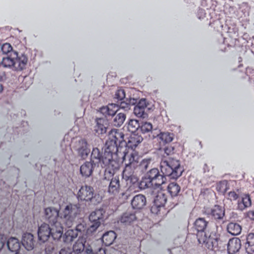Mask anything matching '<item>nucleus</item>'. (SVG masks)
Here are the masks:
<instances>
[{
    "mask_svg": "<svg viewBox=\"0 0 254 254\" xmlns=\"http://www.w3.org/2000/svg\"><path fill=\"white\" fill-rule=\"evenodd\" d=\"M91 254H106L105 250L103 248L99 247L98 248V251L96 252H93Z\"/></svg>",
    "mask_w": 254,
    "mask_h": 254,
    "instance_id": "obj_53",
    "label": "nucleus"
},
{
    "mask_svg": "<svg viewBox=\"0 0 254 254\" xmlns=\"http://www.w3.org/2000/svg\"><path fill=\"white\" fill-rule=\"evenodd\" d=\"M252 205V200L250 195L249 194H246L243 195L241 199L238 201L237 209L240 211H243Z\"/></svg>",
    "mask_w": 254,
    "mask_h": 254,
    "instance_id": "obj_19",
    "label": "nucleus"
},
{
    "mask_svg": "<svg viewBox=\"0 0 254 254\" xmlns=\"http://www.w3.org/2000/svg\"><path fill=\"white\" fill-rule=\"evenodd\" d=\"M5 243V239L3 235H0V250L3 247Z\"/></svg>",
    "mask_w": 254,
    "mask_h": 254,
    "instance_id": "obj_51",
    "label": "nucleus"
},
{
    "mask_svg": "<svg viewBox=\"0 0 254 254\" xmlns=\"http://www.w3.org/2000/svg\"><path fill=\"white\" fill-rule=\"evenodd\" d=\"M118 176L113 178L110 183L108 187V192L110 193L116 194L119 192L120 190V183Z\"/></svg>",
    "mask_w": 254,
    "mask_h": 254,
    "instance_id": "obj_22",
    "label": "nucleus"
},
{
    "mask_svg": "<svg viewBox=\"0 0 254 254\" xmlns=\"http://www.w3.org/2000/svg\"><path fill=\"white\" fill-rule=\"evenodd\" d=\"M28 61L27 57L22 54L18 55L17 52H12L9 55L3 57L0 65L4 67H14L16 70L23 69Z\"/></svg>",
    "mask_w": 254,
    "mask_h": 254,
    "instance_id": "obj_4",
    "label": "nucleus"
},
{
    "mask_svg": "<svg viewBox=\"0 0 254 254\" xmlns=\"http://www.w3.org/2000/svg\"><path fill=\"white\" fill-rule=\"evenodd\" d=\"M160 169L162 173L160 190H163L167 187L168 192L172 197L178 195L181 190L180 186L176 182L168 183L167 178L169 180L177 179L182 175L183 169L181 167L180 161L172 158H169L165 160H162L160 163Z\"/></svg>",
    "mask_w": 254,
    "mask_h": 254,
    "instance_id": "obj_2",
    "label": "nucleus"
},
{
    "mask_svg": "<svg viewBox=\"0 0 254 254\" xmlns=\"http://www.w3.org/2000/svg\"><path fill=\"white\" fill-rule=\"evenodd\" d=\"M246 216L251 220H254V210H249L246 213Z\"/></svg>",
    "mask_w": 254,
    "mask_h": 254,
    "instance_id": "obj_49",
    "label": "nucleus"
},
{
    "mask_svg": "<svg viewBox=\"0 0 254 254\" xmlns=\"http://www.w3.org/2000/svg\"><path fill=\"white\" fill-rule=\"evenodd\" d=\"M124 141V135L118 129H112L108 134L106 142V148L104 156L98 148H93L91 155V160L94 163H102V168H105V179L112 177L116 170L119 169V164L113 159V153L118 150V145Z\"/></svg>",
    "mask_w": 254,
    "mask_h": 254,
    "instance_id": "obj_1",
    "label": "nucleus"
},
{
    "mask_svg": "<svg viewBox=\"0 0 254 254\" xmlns=\"http://www.w3.org/2000/svg\"><path fill=\"white\" fill-rule=\"evenodd\" d=\"M75 230L78 234L79 233L80 235L82 234L83 235L84 233L86 230V224L84 222L80 223L76 226Z\"/></svg>",
    "mask_w": 254,
    "mask_h": 254,
    "instance_id": "obj_43",
    "label": "nucleus"
},
{
    "mask_svg": "<svg viewBox=\"0 0 254 254\" xmlns=\"http://www.w3.org/2000/svg\"><path fill=\"white\" fill-rule=\"evenodd\" d=\"M60 213L59 211L54 207H49L45 209V217L50 225L55 226H58L60 225L63 228Z\"/></svg>",
    "mask_w": 254,
    "mask_h": 254,
    "instance_id": "obj_8",
    "label": "nucleus"
},
{
    "mask_svg": "<svg viewBox=\"0 0 254 254\" xmlns=\"http://www.w3.org/2000/svg\"><path fill=\"white\" fill-rule=\"evenodd\" d=\"M137 219L134 212L127 211L124 213L120 217L118 222L125 225H131Z\"/></svg>",
    "mask_w": 254,
    "mask_h": 254,
    "instance_id": "obj_14",
    "label": "nucleus"
},
{
    "mask_svg": "<svg viewBox=\"0 0 254 254\" xmlns=\"http://www.w3.org/2000/svg\"><path fill=\"white\" fill-rule=\"evenodd\" d=\"M237 41V39H232L231 37H226L224 39V43L228 47H234Z\"/></svg>",
    "mask_w": 254,
    "mask_h": 254,
    "instance_id": "obj_45",
    "label": "nucleus"
},
{
    "mask_svg": "<svg viewBox=\"0 0 254 254\" xmlns=\"http://www.w3.org/2000/svg\"><path fill=\"white\" fill-rule=\"evenodd\" d=\"M147 107L146 101L145 99H141L134 108L133 113L138 118H145L147 117V114L145 112Z\"/></svg>",
    "mask_w": 254,
    "mask_h": 254,
    "instance_id": "obj_12",
    "label": "nucleus"
},
{
    "mask_svg": "<svg viewBox=\"0 0 254 254\" xmlns=\"http://www.w3.org/2000/svg\"><path fill=\"white\" fill-rule=\"evenodd\" d=\"M3 90V86L0 83V93H1Z\"/></svg>",
    "mask_w": 254,
    "mask_h": 254,
    "instance_id": "obj_56",
    "label": "nucleus"
},
{
    "mask_svg": "<svg viewBox=\"0 0 254 254\" xmlns=\"http://www.w3.org/2000/svg\"><path fill=\"white\" fill-rule=\"evenodd\" d=\"M1 51L2 53L4 54H6L7 55H9L12 52H16L12 50V47L11 45L8 43H5L3 44L1 48Z\"/></svg>",
    "mask_w": 254,
    "mask_h": 254,
    "instance_id": "obj_39",
    "label": "nucleus"
},
{
    "mask_svg": "<svg viewBox=\"0 0 254 254\" xmlns=\"http://www.w3.org/2000/svg\"><path fill=\"white\" fill-rule=\"evenodd\" d=\"M126 118V114L119 113L115 116L113 120V124L116 127H121L124 123Z\"/></svg>",
    "mask_w": 254,
    "mask_h": 254,
    "instance_id": "obj_32",
    "label": "nucleus"
},
{
    "mask_svg": "<svg viewBox=\"0 0 254 254\" xmlns=\"http://www.w3.org/2000/svg\"><path fill=\"white\" fill-rule=\"evenodd\" d=\"M129 107H130L129 103H127L125 101H122L120 103L119 108L127 110H128L129 109Z\"/></svg>",
    "mask_w": 254,
    "mask_h": 254,
    "instance_id": "obj_47",
    "label": "nucleus"
},
{
    "mask_svg": "<svg viewBox=\"0 0 254 254\" xmlns=\"http://www.w3.org/2000/svg\"><path fill=\"white\" fill-rule=\"evenodd\" d=\"M71 251L69 248H64L61 250L59 254H71Z\"/></svg>",
    "mask_w": 254,
    "mask_h": 254,
    "instance_id": "obj_48",
    "label": "nucleus"
},
{
    "mask_svg": "<svg viewBox=\"0 0 254 254\" xmlns=\"http://www.w3.org/2000/svg\"><path fill=\"white\" fill-rule=\"evenodd\" d=\"M96 124L94 127V131L98 134L105 133L108 127V121L103 118H98L96 120Z\"/></svg>",
    "mask_w": 254,
    "mask_h": 254,
    "instance_id": "obj_17",
    "label": "nucleus"
},
{
    "mask_svg": "<svg viewBox=\"0 0 254 254\" xmlns=\"http://www.w3.org/2000/svg\"><path fill=\"white\" fill-rule=\"evenodd\" d=\"M125 96L126 94L125 90L123 89H119L115 94L114 98L117 99L118 101H122L125 99Z\"/></svg>",
    "mask_w": 254,
    "mask_h": 254,
    "instance_id": "obj_41",
    "label": "nucleus"
},
{
    "mask_svg": "<svg viewBox=\"0 0 254 254\" xmlns=\"http://www.w3.org/2000/svg\"><path fill=\"white\" fill-rule=\"evenodd\" d=\"M208 224V222L203 218H197L194 224L197 230L196 235L197 241L201 246L208 249L217 251L221 248L219 246V239L214 235L209 234L204 232Z\"/></svg>",
    "mask_w": 254,
    "mask_h": 254,
    "instance_id": "obj_3",
    "label": "nucleus"
},
{
    "mask_svg": "<svg viewBox=\"0 0 254 254\" xmlns=\"http://www.w3.org/2000/svg\"><path fill=\"white\" fill-rule=\"evenodd\" d=\"M150 159H143L142 161L138 164L137 170L139 172H144L146 171L148 168V165L150 163Z\"/></svg>",
    "mask_w": 254,
    "mask_h": 254,
    "instance_id": "obj_36",
    "label": "nucleus"
},
{
    "mask_svg": "<svg viewBox=\"0 0 254 254\" xmlns=\"http://www.w3.org/2000/svg\"><path fill=\"white\" fill-rule=\"evenodd\" d=\"M174 138V134L172 133L160 132V139L166 143L171 142Z\"/></svg>",
    "mask_w": 254,
    "mask_h": 254,
    "instance_id": "obj_34",
    "label": "nucleus"
},
{
    "mask_svg": "<svg viewBox=\"0 0 254 254\" xmlns=\"http://www.w3.org/2000/svg\"><path fill=\"white\" fill-rule=\"evenodd\" d=\"M169 207L170 206L167 205V195L164 193L160 192V208L161 207Z\"/></svg>",
    "mask_w": 254,
    "mask_h": 254,
    "instance_id": "obj_42",
    "label": "nucleus"
},
{
    "mask_svg": "<svg viewBox=\"0 0 254 254\" xmlns=\"http://www.w3.org/2000/svg\"><path fill=\"white\" fill-rule=\"evenodd\" d=\"M143 140L141 136L132 133L128 139V141L126 142L127 146L131 149H134Z\"/></svg>",
    "mask_w": 254,
    "mask_h": 254,
    "instance_id": "obj_20",
    "label": "nucleus"
},
{
    "mask_svg": "<svg viewBox=\"0 0 254 254\" xmlns=\"http://www.w3.org/2000/svg\"><path fill=\"white\" fill-rule=\"evenodd\" d=\"M137 155L134 152L129 154H125L123 157V162L125 165H129L133 167H137L138 162L137 161Z\"/></svg>",
    "mask_w": 254,
    "mask_h": 254,
    "instance_id": "obj_23",
    "label": "nucleus"
},
{
    "mask_svg": "<svg viewBox=\"0 0 254 254\" xmlns=\"http://www.w3.org/2000/svg\"><path fill=\"white\" fill-rule=\"evenodd\" d=\"M205 213L215 220H222L225 215V209L220 205H215L212 208L206 209Z\"/></svg>",
    "mask_w": 254,
    "mask_h": 254,
    "instance_id": "obj_10",
    "label": "nucleus"
},
{
    "mask_svg": "<svg viewBox=\"0 0 254 254\" xmlns=\"http://www.w3.org/2000/svg\"><path fill=\"white\" fill-rule=\"evenodd\" d=\"M7 246L10 251L15 252V254H19L20 245L17 239L13 237L9 238L7 241Z\"/></svg>",
    "mask_w": 254,
    "mask_h": 254,
    "instance_id": "obj_24",
    "label": "nucleus"
},
{
    "mask_svg": "<svg viewBox=\"0 0 254 254\" xmlns=\"http://www.w3.org/2000/svg\"><path fill=\"white\" fill-rule=\"evenodd\" d=\"M136 167H133L129 165H126V167L123 172V178H128L130 175L134 174V172H138L137 170Z\"/></svg>",
    "mask_w": 254,
    "mask_h": 254,
    "instance_id": "obj_30",
    "label": "nucleus"
},
{
    "mask_svg": "<svg viewBox=\"0 0 254 254\" xmlns=\"http://www.w3.org/2000/svg\"><path fill=\"white\" fill-rule=\"evenodd\" d=\"M85 252H86V254H91L92 253V249L91 248V247L90 246H89V248H87L86 249Z\"/></svg>",
    "mask_w": 254,
    "mask_h": 254,
    "instance_id": "obj_54",
    "label": "nucleus"
},
{
    "mask_svg": "<svg viewBox=\"0 0 254 254\" xmlns=\"http://www.w3.org/2000/svg\"><path fill=\"white\" fill-rule=\"evenodd\" d=\"M78 235V234L75 230H68L65 233V241L67 242H72Z\"/></svg>",
    "mask_w": 254,
    "mask_h": 254,
    "instance_id": "obj_35",
    "label": "nucleus"
},
{
    "mask_svg": "<svg viewBox=\"0 0 254 254\" xmlns=\"http://www.w3.org/2000/svg\"><path fill=\"white\" fill-rule=\"evenodd\" d=\"M197 16L200 19L201 17H205V10L203 9H199L197 11Z\"/></svg>",
    "mask_w": 254,
    "mask_h": 254,
    "instance_id": "obj_52",
    "label": "nucleus"
},
{
    "mask_svg": "<svg viewBox=\"0 0 254 254\" xmlns=\"http://www.w3.org/2000/svg\"><path fill=\"white\" fill-rule=\"evenodd\" d=\"M245 247L248 254L254 253V233H251L247 235Z\"/></svg>",
    "mask_w": 254,
    "mask_h": 254,
    "instance_id": "obj_27",
    "label": "nucleus"
},
{
    "mask_svg": "<svg viewBox=\"0 0 254 254\" xmlns=\"http://www.w3.org/2000/svg\"><path fill=\"white\" fill-rule=\"evenodd\" d=\"M158 136H159V134H158V133L155 134V133H154V134L153 135V138L157 137H158Z\"/></svg>",
    "mask_w": 254,
    "mask_h": 254,
    "instance_id": "obj_57",
    "label": "nucleus"
},
{
    "mask_svg": "<svg viewBox=\"0 0 254 254\" xmlns=\"http://www.w3.org/2000/svg\"><path fill=\"white\" fill-rule=\"evenodd\" d=\"M229 189V186L227 181L219 182L216 186V190L218 192L224 194Z\"/></svg>",
    "mask_w": 254,
    "mask_h": 254,
    "instance_id": "obj_33",
    "label": "nucleus"
},
{
    "mask_svg": "<svg viewBox=\"0 0 254 254\" xmlns=\"http://www.w3.org/2000/svg\"><path fill=\"white\" fill-rule=\"evenodd\" d=\"M159 185L157 182L153 183L150 179L144 177L142 179L139 184V187L140 189H145L146 188L157 189Z\"/></svg>",
    "mask_w": 254,
    "mask_h": 254,
    "instance_id": "obj_26",
    "label": "nucleus"
},
{
    "mask_svg": "<svg viewBox=\"0 0 254 254\" xmlns=\"http://www.w3.org/2000/svg\"><path fill=\"white\" fill-rule=\"evenodd\" d=\"M146 203L145 196L141 194L134 196L131 202L132 207L136 209H142L146 205Z\"/></svg>",
    "mask_w": 254,
    "mask_h": 254,
    "instance_id": "obj_15",
    "label": "nucleus"
},
{
    "mask_svg": "<svg viewBox=\"0 0 254 254\" xmlns=\"http://www.w3.org/2000/svg\"><path fill=\"white\" fill-rule=\"evenodd\" d=\"M228 233L232 235H238L242 231L241 226L238 223L231 222L228 224L227 228Z\"/></svg>",
    "mask_w": 254,
    "mask_h": 254,
    "instance_id": "obj_28",
    "label": "nucleus"
},
{
    "mask_svg": "<svg viewBox=\"0 0 254 254\" xmlns=\"http://www.w3.org/2000/svg\"><path fill=\"white\" fill-rule=\"evenodd\" d=\"M2 79V76L0 75V80Z\"/></svg>",
    "mask_w": 254,
    "mask_h": 254,
    "instance_id": "obj_58",
    "label": "nucleus"
},
{
    "mask_svg": "<svg viewBox=\"0 0 254 254\" xmlns=\"http://www.w3.org/2000/svg\"><path fill=\"white\" fill-rule=\"evenodd\" d=\"M63 234V228L60 226H50L47 224H42L38 229V235L39 239L42 242L47 241L50 236L54 240H59Z\"/></svg>",
    "mask_w": 254,
    "mask_h": 254,
    "instance_id": "obj_6",
    "label": "nucleus"
},
{
    "mask_svg": "<svg viewBox=\"0 0 254 254\" xmlns=\"http://www.w3.org/2000/svg\"><path fill=\"white\" fill-rule=\"evenodd\" d=\"M139 124L136 120H130L128 123L127 128L128 130L133 133H135L139 128Z\"/></svg>",
    "mask_w": 254,
    "mask_h": 254,
    "instance_id": "obj_31",
    "label": "nucleus"
},
{
    "mask_svg": "<svg viewBox=\"0 0 254 254\" xmlns=\"http://www.w3.org/2000/svg\"><path fill=\"white\" fill-rule=\"evenodd\" d=\"M159 150H160V151L161 150V147H160Z\"/></svg>",
    "mask_w": 254,
    "mask_h": 254,
    "instance_id": "obj_59",
    "label": "nucleus"
},
{
    "mask_svg": "<svg viewBox=\"0 0 254 254\" xmlns=\"http://www.w3.org/2000/svg\"><path fill=\"white\" fill-rule=\"evenodd\" d=\"M119 107L115 104H110L100 108V112L106 117L113 116L118 111Z\"/></svg>",
    "mask_w": 254,
    "mask_h": 254,
    "instance_id": "obj_16",
    "label": "nucleus"
},
{
    "mask_svg": "<svg viewBox=\"0 0 254 254\" xmlns=\"http://www.w3.org/2000/svg\"><path fill=\"white\" fill-rule=\"evenodd\" d=\"M104 216L102 209H97L92 212L89 216V219L91 223L90 227L94 231L98 228L101 223L103 221Z\"/></svg>",
    "mask_w": 254,
    "mask_h": 254,
    "instance_id": "obj_9",
    "label": "nucleus"
},
{
    "mask_svg": "<svg viewBox=\"0 0 254 254\" xmlns=\"http://www.w3.org/2000/svg\"><path fill=\"white\" fill-rule=\"evenodd\" d=\"M142 133H148L152 130V125L148 122L142 123L139 128Z\"/></svg>",
    "mask_w": 254,
    "mask_h": 254,
    "instance_id": "obj_38",
    "label": "nucleus"
},
{
    "mask_svg": "<svg viewBox=\"0 0 254 254\" xmlns=\"http://www.w3.org/2000/svg\"><path fill=\"white\" fill-rule=\"evenodd\" d=\"M116 238V233L113 231H109L103 234L102 241L105 246H109L113 244Z\"/></svg>",
    "mask_w": 254,
    "mask_h": 254,
    "instance_id": "obj_25",
    "label": "nucleus"
},
{
    "mask_svg": "<svg viewBox=\"0 0 254 254\" xmlns=\"http://www.w3.org/2000/svg\"><path fill=\"white\" fill-rule=\"evenodd\" d=\"M80 212V207L79 204L70 203L67 205L60 213L63 227H71L74 218Z\"/></svg>",
    "mask_w": 254,
    "mask_h": 254,
    "instance_id": "obj_7",
    "label": "nucleus"
},
{
    "mask_svg": "<svg viewBox=\"0 0 254 254\" xmlns=\"http://www.w3.org/2000/svg\"><path fill=\"white\" fill-rule=\"evenodd\" d=\"M76 197L78 201H84L95 205L98 204L102 200V197L95 192L94 188L87 185L80 187Z\"/></svg>",
    "mask_w": 254,
    "mask_h": 254,
    "instance_id": "obj_5",
    "label": "nucleus"
},
{
    "mask_svg": "<svg viewBox=\"0 0 254 254\" xmlns=\"http://www.w3.org/2000/svg\"><path fill=\"white\" fill-rule=\"evenodd\" d=\"M76 151L78 155L82 159H85L88 157L90 149L86 139H81L78 141Z\"/></svg>",
    "mask_w": 254,
    "mask_h": 254,
    "instance_id": "obj_11",
    "label": "nucleus"
},
{
    "mask_svg": "<svg viewBox=\"0 0 254 254\" xmlns=\"http://www.w3.org/2000/svg\"><path fill=\"white\" fill-rule=\"evenodd\" d=\"M157 198L158 195L156 196V198L154 199L153 204L151 206L150 208V211L151 213L154 215H157L159 213V204Z\"/></svg>",
    "mask_w": 254,
    "mask_h": 254,
    "instance_id": "obj_40",
    "label": "nucleus"
},
{
    "mask_svg": "<svg viewBox=\"0 0 254 254\" xmlns=\"http://www.w3.org/2000/svg\"><path fill=\"white\" fill-rule=\"evenodd\" d=\"M22 244L27 250H32L34 247L35 244L33 235L29 233L24 234L22 236Z\"/></svg>",
    "mask_w": 254,
    "mask_h": 254,
    "instance_id": "obj_18",
    "label": "nucleus"
},
{
    "mask_svg": "<svg viewBox=\"0 0 254 254\" xmlns=\"http://www.w3.org/2000/svg\"><path fill=\"white\" fill-rule=\"evenodd\" d=\"M54 250V247H51L50 246H47L45 248V253L46 254H52Z\"/></svg>",
    "mask_w": 254,
    "mask_h": 254,
    "instance_id": "obj_50",
    "label": "nucleus"
},
{
    "mask_svg": "<svg viewBox=\"0 0 254 254\" xmlns=\"http://www.w3.org/2000/svg\"><path fill=\"white\" fill-rule=\"evenodd\" d=\"M85 242L84 240L79 238L73 246V252L76 254L82 252L84 250Z\"/></svg>",
    "mask_w": 254,
    "mask_h": 254,
    "instance_id": "obj_29",
    "label": "nucleus"
},
{
    "mask_svg": "<svg viewBox=\"0 0 254 254\" xmlns=\"http://www.w3.org/2000/svg\"><path fill=\"white\" fill-rule=\"evenodd\" d=\"M95 163H94L95 164ZM94 163L90 161H86L83 164L80 168V173L83 176L88 177L91 176L93 173L94 168Z\"/></svg>",
    "mask_w": 254,
    "mask_h": 254,
    "instance_id": "obj_21",
    "label": "nucleus"
},
{
    "mask_svg": "<svg viewBox=\"0 0 254 254\" xmlns=\"http://www.w3.org/2000/svg\"><path fill=\"white\" fill-rule=\"evenodd\" d=\"M239 198V194L235 191H230L228 193V198L230 200H236Z\"/></svg>",
    "mask_w": 254,
    "mask_h": 254,
    "instance_id": "obj_46",
    "label": "nucleus"
},
{
    "mask_svg": "<svg viewBox=\"0 0 254 254\" xmlns=\"http://www.w3.org/2000/svg\"><path fill=\"white\" fill-rule=\"evenodd\" d=\"M241 248V242L238 238L230 239L227 244V251L229 254H235L239 252Z\"/></svg>",
    "mask_w": 254,
    "mask_h": 254,
    "instance_id": "obj_13",
    "label": "nucleus"
},
{
    "mask_svg": "<svg viewBox=\"0 0 254 254\" xmlns=\"http://www.w3.org/2000/svg\"><path fill=\"white\" fill-rule=\"evenodd\" d=\"M164 150L165 152L167 154H168V155H169V153H170V152H171L170 151H169V148H168V147H166V148H164Z\"/></svg>",
    "mask_w": 254,
    "mask_h": 254,
    "instance_id": "obj_55",
    "label": "nucleus"
},
{
    "mask_svg": "<svg viewBox=\"0 0 254 254\" xmlns=\"http://www.w3.org/2000/svg\"><path fill=\"white\" fill-rule=\"evenodd\" d=\"M127 182V184H135L137 183L138 179L136 175H130V177H128V178H124Z\"/></svg>",
    "mask_w": 254,
    "mask_h": 254,
    "instance_id": "obj_44",
    "label": "nucleus"
},
{
    "mask_svg": "<svg viewBox=\"0 0 254 254\" xmlns=\"http://www.w3.org/2000/svg\"><path fill=\"white\" fill-rule=\"evenodd\" d=\"M159 176V170L157 168H153L151 169L147 173L148 178L150 179V180L153 183H155L156 178Z\"/></svg>",
    "mask_w": 254,
    "mask_h": 254,
    "instance_id": "obj_37",
    "label": "nucleus"
}]
</instances>
